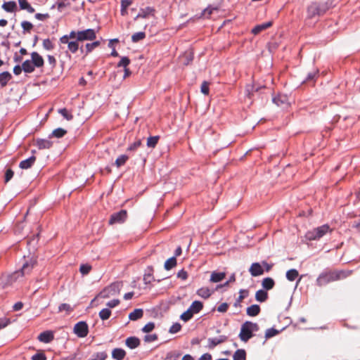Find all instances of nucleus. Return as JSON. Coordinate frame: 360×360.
Segmentation results:
<instances>
[{"label":"nucleus","instance_id":"6e6d98bb","mask_svg":"<svg viewBox=\"0 0 360 360\" xmlns=\"http://www.w3.org/2000/svg\"><path fill=\"white\" fill-rule=\"evenodd\" d=\"M150 271H152V270L149 269L148 272L144 274L143 280L146 283H150L153 280H154V277L150 274Z\"/></svg>","mask_w":360,"mask_h":360},{"label":"nucleus","instance_id":"864d4df0","mask_svg":"<svg viewBox=\"0 0 360 360\" xmlns=\"http://www.w3.org/2000/svg\"><path fill=\"white\" fill-rule=\"evenodd\" d=\"M68 49L72 52V53H75L77 50H78V44L77 41H70L68 43Z\"/></svg>","mask_w":360,"mask_h":360},{"label":"nucleus","instance_id":"39448f33","mask_svg":"<svg viewBox=\"0 0 360 360\" xmlns=\"http://www.w3.org/2000/svg\"><path fill=\"white\" fill-rule=\"evenodd\" d=\"M36 263L37 261L34 257H29L23 263L20 269L18 271V273H20V276L22 277V278L26 275H29L32 272Z\"/></svg>","mask_w":360,"mask_h":360},{"label":"nucleus","instance_id":"603ef678","mask_svg":"<svg viewBox=\"0 0 360 360\" xmlns=\"http://www.w3.org/2000/svg\"><path fill=\"white\" fill-rule=\"evenodd\" d=\"M99 45H100V41H94L91 44H86V52L87 53L91 52L93 49H94L96 47L98 46Z\"/></svg>","mask_w":360,"mask_h":360},{"label":"nucleus","instance_id":"c9c22d12","mask_svg":"<svg viewBox=\"0 0 360 360\" xmlns=\"http://www.w3.org/2000/svg\"><path fill=\"white\" fill-rule=\"evenodd\" d=\"M319 75V70H314L307 74L306 79L303 81V83L314 82Z\"/></svg>","mask_w":360,"mask_h":360},{"label":"nucleus","instance_id":"9b49d317","mask_svg":"<svg viewBox=\"0 0 360 360\" xmlns=\"http://www.w3.org/2000/svg\"><path fill=\"white\" fill-rule=\"evenodd\" d=\"M249 271L252 276L256 277L264 274V269L259 262H255L250 266Z\"/></svg>","mask_w":360,"mask_h":360},{"label":"nucleus","instance_id":"393cba45","mask_svg":"<svg viewBox=\"0 0 360 360\" xmlns=\"http://www.w3.org/2000/svg\"><path fill=\"white\" fill-rule=\"evenodd\" d=\"M36 145L39 149H49L51 147L52 142L47 139H38Z\"/></svg>","mask_w":360,"mask_h":360},{"label":"nucleus","instance_id":"20e7f679","mask_svg":"<svg viewBox=\"0 0 360 360\" xmlns=\"http://www.w3.org/2000/svg\"><path fill=\"white\" fill-rule=\"evenodd\" d=\"M122 283L115 282L105 288L98 295L101 298H108L120 293Z\"/></svg>","mask_w":360,"mask_h":360},{"label":"nucleus","instance_id":"1a4fd4ad","mask_svg":"<svg viewBox=\"0 0 360 360\" xmlns=\"http://www.w3.org/2000/svg\"><path fill=\"white\" fill-rule=\"evenodd\" d=\"M96 38V32L93 29H87L77 32V41L94 40Z\"/></svg>","mask_w":360,"mask_h":360},{"label":"nucleus","instance_id":"09e8293b","mask_svg":"<svg viewBox=\"0 0 360 360\" xmlns=\"http://www.w3.org/2000/svg\"><path fill=\"white\" fill-rule=\"evenodd\" d=\"M158 143V136L150 137L147 141V146L150 148H155Z\"/></svg>","mask_w":360,"mask_h":360},{"label":"nucleus","instance_id":"13d9d810","mask_svg":"<svg viewBox=\"0 0 360 360\" xmlns=\"http://www.w3.org/2000/svg\"><path fill=\"white\" fill-rule=\"evenodd\" d=\"M32 360H46V357L43 352H38L32 356Z\"/></svg>","mask_w":360,"mask_h":360},{"label":"nucleus","instance_id":"b1692460","mask_svg":"<svg viewBox=\"0 0 360 360\" xmlns=\"http://www.w3.org/2000/svg\"><path fill=\"white\" fill-rule=\"evenodd\" d=\"M126 345L130 349H134L140 345V340L136 337H129L126 340Z\"/></svg>","mask_w":360,"mask_h":360},{"label":"nucleus","instance_id":"f704fd0d","mask_svg":"<svg viewBox=\"0 0 360 360\" xmlns=\"http://www.w3.org/2000/svg\"><path fill=\"white\" fill-rule=\"evenodd\" d=\"M17 5L15 1L5 2L2 8L7 12H13L16 9Z\"/></svg>","mask_w":360,"mask_h":360},{"label":"nucleus","instance_id":"a211bd4d","mask_svg":"<svg viewBox=\"0 0 360 360\" xmlns=\"http://www.w3.org/2000/svg\"><path fill=\"white\" fill-rule=\"evenodd\" d=\"M36 160V158L34 156H31L30 158L22 160L20 162V167L21 169H27L30 168Z\"/></svg>","mask_w":360,"mask_h":360},{"label":"nucleus","instance_id":"5701e85b","mask_svg":"<svg viewBox=\"0 0 360 360\" xmlns=\"http://www.w3.org/2000/svg\"><path fill=\"white\" fill-rule=\"evenodd\" d=\"M213 292L214 291L210 290L208 288L202 287L197 290L196 294L204 299H207L210 297Z\"/></svg>","mask_w":360,"mask_h":360},{"label":"nucleus","instance_id":"f3484780","mask_svg":"<svg viewBox=\"0 0 360 360\" xmlns=\"http://www.w3.org/2000/svg\"><path fill=\"white\" fill-rule=\"evenodd\" d=\"M272 101L278 106L287 105L288 97L285 95H278L273 98Z\"/></svg>","mask_w":360,"mask_h":360},{"label":"nucleus","instance_id":"ea45409f","mask_svg":"<svg viewBox=\"0 0 360 360\" xmlns=\"http://www.w3.org/2000/svg\"><path fill=\"white\" fill-rule=\"evenodd\" d=\"M194 314L189 309H188L186 311H184L181 316H180V319L186 322L188 321H189L190 319H192V317L193 316Z\"/></svg>","mask_w":360,"mask_h":360},{"label":"nucleus","instance_id":"473e14b6","mask_svg":"<svg viewBox=\"0 0 360 360\" xmlns=\"http://www.w3.org/2000/svg\"><path fill=\"white\" fill-rule=\"evenodd\" d=\"M299 276V273L297 269H291L286 272V278L290 281H293Z\"/></svg>","mask_w":360,"mask_h":360},{"label":"nucleus","instance_id":"9d476101","mask_svg":"<svg viewBox=\"0 0 360 360\" xmlns=\"http://www.w3.org/2000/svg\"><path fill=\"white\" fill-rule=\"evenodd\" d=\"M127 217V213L126 210H121L117 213H114L111 215L110 219L109 220L110 224H121L123 223Z\"/></svg>","mask_w":360,"mask_h":360},{"label":"nucleus","instance_id":"c85d7f7f","mask_svg":"<svg viewBox=\"0 0 360 360\" xmlns=\"http://www.w3.org/2000/svg\"><path fill=\"white\" fill-rule=\"evenodd\" d=\"M143 315V311L141 309H136L129 314V319L131 321H136L141 319Z\"/></svg>","mask_w":360,"mask_h":360},{"label":"nucleus","instance_id":"f8f14e48","mask_svg":"<svg viewBox=\"0 0 360 360\" xmlns=\"http://www.w3.org/2000/svg\"><path fill=\"white\" fill-rule=\"evenodd\" d=\"M227 340V336L226 335H220L218 338H208V347L210 349H213L217 345L224 342Z\"/></svg>","mask_w":360,"mask_h":360},{"label":"nucleus","instance_id":"69168bd1","mask_svg":"<svg viewBox=\"0 0 360 360\" xmlns=\"http://www.w3.org/2000/svg\"><path fill=\"white\" fill-rule=\"evenodd\" d=\"M58 309L60 311H72V308L70 306V304H65V303L61 304L59 306Z\"/></svg>","mask_w":360,"mask_h":360},{"label":"nucleus","instance_id":"37998d69","mask_svg":"<svg viewBox=\"0 0 360 360\" xmlns=\"http://www.w3.org/2000/svg\"><path fill=\"white\" fill-rule=\"evenodd\" d=\"M255 84H248L245 88V94L246 96L251 98L253 96L254 92H255Z\"/></svg>","mask_w":360,"mask_h":360},{"label":"nucleus","instance_id":"c756f323","mask_svg":"<svg viewBox=\"0 0 360 360\" xmlns=\"http://www.w3.org/2000/svg\"><path fill=\"white\" fill-rule=\"evenodd\" d=\"M233 360H246L245 350L243 349H237L233 355Z\"/></svg>","mask_w":360,"mask_h":360},{"label":"nucleus","instance_id":"3c124183","mask_svg":"<svg viewBox=\"0 0 360 360\" xmlns=\"http://www.w3.org/2000/svg\"><path fill=\"white\" fill-rule=\"evenodd\" d=\"M200 91L201 92L205 95H208L209 94V83L206 81H204L200 86Z\"/></svg>","mask_w":360,"mask_h":360},{"label":"nucleus","instance_id":"052dcab7","mask_svg":"<svg viewBox=\"0 0 360 360\" xmlns=\"http://www.w3.org/2000/svg\"><path fill=\"white\" fill-rule=\"evenodd\" d=\"M21 26L25 31H30L33 27L32 24L28 21L22 22Z\"/></svg>","mask_w":360,"mask_h":360},{"label":"nucleus","instance_id":"2eb2a0df","mask_svg":"<svg viewBox=\"0 0 360 360\" xmlns=\"http://www.w3.org/2000/svg\"><path fill=\"white\" fill-rule=\"evenodd\" d=\"M155 14V9L150 8V7H146L145 8H143L140 11L139 13L137 15L135 19L138 18H148L149 15L154 16Z\"/></svg>","mask_w":360,"mask_h":360},{"label":"nucleus","instance_id":"f03ea898","mask_svg":"<svg viewBox=\"0 0 360 360\" xmlns=\"http://www.w3.org/2000/svg\"><path fill=\"white\" fill-rule=\"evenodd\" d=\"M21 279L20 273L18 271L10 274H4L0 277V288H6Z\"/></svg>","mask_w":360,"mask_h":360},{"label":"nucleus","instance_id":"7ed1b4c3","mask_svg":"<svg viewBox=\"0 0 360 360\" xmlns=\"http://www.w3.org/2000/svg\"><path fill=\"white\" fill-rule=\"evenodd\" d=\"M330 231V226L328 224H324L319 226L312 231H308L306 237L309 240H316L322 238Z\"/></svg>","mask_w":360,"mask_h":360},{"label":"nucleus","instance_id":"bb28decb","mask_svg":"<svg viewBox=\"0 0 360 360\" xmlns=\"http://www.w3.org/2000/svg\"><path fill=\"white\" fill-rule=\"evenodd\" d=\"M335 281L340 280L347 278L352 274V271H333Z\"/></svg>","mask_w":360,"mask_h":360},{"label":"nucleus","instance_id":"8fccbe9b","mask_svg":"<svg viewBox=\"0 0 360 360\" xmlns=\"http://www.w3.org/2000/svg\"><path fill=\"white\" fill-rule=\"evenodd\" d=\"M181 324L179 323H175L170 327L169 332L172 334L176 333L181 330Z\"/></svg>","mask_w":360,"mask_h":360},{"label":"nucleus","instance_id":"72a5a7b5","mask_svg":"<svg viewBox=\"0 0 360 360\" xmlns=\"http://www.w3.org/2000/svg\"><path fill=\"white\" fill-rule=\"evenodd\" d=\"M176 265V258L175 257H172L169 258L165 263L164 267L166 270H170Z\"/></svg>","mask_w":360,"mask_h":360},{"label":"nucleus","instance_id":"2f4dec72","mask_svg":"<svg viewBox=\"0 0 360 360\" xmlns=\"http://www.w3.org/2000/svg\"><path fill=\"white\" fill-rule=\"evenodd\" d=\"M11 79V75L8 72H4L0 74V84L2 86H6Z\"/></svg>","mask_w":360,"mask_h":360},{"label":"nucleus","instance_id":"7c9ffc66","mask_svg":"<svg viewBox=\"0 0 360 360\" xmlns=\"http://www.w3.org/2000/svg\"><path fill=\"white\" fill-rule=\"evenodd\" d=\"M23 71L27 73L32 72L34 70V65L32 60H27L22 64Z\"/></svg>","mask_w":360,"mask_h":360},{"label":"nucleus","instance_id":"f257e3e1","mask_svg":"<svg viewBox=\"0 0 360 360\" xmlns=\"http://www.w3.org/2000/svg\"><path fill=\"white\" fill-rule=\"evenodd\" d=\"M334 6V0H326L324 2H312L307 6V17L309 19L320 17Z\"/></svg>","mask_w":360,"mask_h":360},{"label":"nucleus","instance_id":"de8ad7c7","mask_svg":"<svg viewBox=\"0 0 360 360\" xmlns=\"http://www.w3.org/2000/svg\"><path fill=\"white\" fill-rule=\"evenodd\" d=\"M58 112L61 114L67 120H71L73 118V116L69 113L65 108L59 109Z\"/></svg>","mask_w":360,"mask_h":360},{"label":"nucleus","instance_id":"aec40b11","mask_svg":"<svg viewBox=\"0 0 360 360\" xmlns=\"http://www.w3.org/2000/svg\"><path fill=\"white\" fill-rule=\"evenodd\" d=\"M203 308L202 302L195 300L192 302L188 309L195 314L199 313Z\"/></svg>","mask_w":360,"mask_h":360},{"label":"nucleus","instance_id":"338daca9","mask_svg":"<svg viewBox=\"0 0 360 360\" xmlns=\"http://www.w3.org/2000/svg\"><path fill=\"white\" fill-rule=\"evenodd\" d=\"M177 277L186 280L188 278V273L184 269H181L177 273Z\"/></svg>","mask_w":360,"mask_h":360},{"label":"nucleus","instance_id":"423d86ee","mask_svg":"<svg viewBox=\"0 0 360 360\" xmlns=\"http://www.w3.org/2000/svg\"><path fill=\"white\" fill-rule=\"evenodd\" d=\"M251 328L249 326L248 321L243 323L240 328V332L239 333V338L243 342H248L251 338L253 337Z\"/></svg>","mask_w":360,"mask_h":360},{"label":"nucleus","instance_id":"5fc2aeb1","mask_svg":"<svg viewBox=\"0 0 360 360\" xmlns=\"http://www.w3.org/2000/svg\"><path fill=\"white\" fill-rule=\"evenodd\" d=\"M155 327V324L154 323L150 322L147 323L142 329L144 333H150L151 332Z\"/></svg>","mask_w":360,"mask_h":360},{"label":"nucleus","instance_id":"cd10ccee","mask_svg":"<svg viewBox=\"0 0 360 360\" xmlns=\"http://www.w3.org/2000/svg\"><path fill=\"white\" fill-rule=\"evenodd\" d=\"M268 298V293L265 290H259L256 292L255 299L260 302H265Z\"/></svg>","mask_w":360,"mask_h":360},{"label":"nucleus","instance_id":"a19ab883","mask_svg":"<svg viewBox=\"0 0 360 360\" xmlns=\"http://www.w3.org/2000/svg\"><path fill=\"white\" fill-rule=\"evenodd\" d=\"M240 295L234 304L235 307H237L240 304V302L248 295V291L246 290L241 289L240 290Z\"/></svg>","mask_w":360,"mask_h":360},{"label":"nucleus","instance_id":"79ce46f5","mask_svg":"<svg viewBox=\"0 0 360 360\" xmlns=\"http://www.w3.org/2000/svg\"><path fill=\"white\" fill-rule=\"evenodd\" d=\"M146 37V34L143 32H139L134 34L131 36V40L133 42H138L142 39H143Z\"/></svg>","mask_w":360,"mask_h":360},{"label":"nucleus","instance_id":"e2e57ef3","mask_svg":"<svg viewBox=\"0 0 360 360\" xmlns=\"http://www.w3.org/2000/svg\"><path fill=\"white\" fill-rule=\"evenodd\" d=\"M43 46L46 50H51L53 49L52 42L49 39H44L43 41Z\"/></svg>","mask_w":360,"mask_h":360},{"label":"nucleus","instance_id":"58836bf2","mask_svg":"<svg viewBox=\"0 0 360 360\" xmlns=\"http://www.w3.org/2000/svg\"><path fill=\"white\" fill-rule=\"evenodd\" d=\"M280 333L278 330L274 328H268L265 332V338L269 339L278 335Z\"/></svg>","mask_w":360,"mask_h":360},{"label":"nucleus","instance_id":"774afa93","mask_svg":"<svg viewBox=\"0 0 360 360\" xmlns=\"http://www.w3.org/2000/svg\"><path fill=\"white\" fill-rule=\"evenodd\" d=\"M120 304V300L116 299V300H112L111 301H109L106 305L110 307V308H113V307H115L116 306H117L118 304Z\"/></svg>","mask_w":360,"mask_h":360},{"label":"nucleus","instance_id":"a878e982","mask_svg":"<svg viewBox=\"0 0 360 360\" xmlns=\"http://www.w3.org/2000/svg\"><path fill=\"white\" fill-rule=\"evenodd\" d=\"M126 352L120 348L114 349L112 352V356L116 360H122L125 356Z\"/></svg>","mask_w":360,"mask_h":360},{"label":"nucleus","instance_id":"412c9836","mask_svg":"<svg viewBox=\"0 0 360 360\" xmlns=\"http://www.w3.org/2000/svg\"><path fill=\"white\" fill-rule=\"evenodd\" d=\"M226 276L224 272L213 271L211 274L210 281L212 283H218L221 281Z\"/></svg>","mask_w":360,"mask_h":360},{"label":"nucleus","instance_id":"bf43d9fd","mask_svg":"<svg viewBox=\"0 0 360 360\" xmlns=\"http://www.w3.org/2000/svg\"><path fill=\"white\" fill-rule=\"evenodd\" d=\"M158 337L155 334H153V335H146L145 337H144V341L146 342H154L157 340Z\"/></svg>","mask_w":360,"mask_h":360},{"label":"nucleus","instance_id":"e433bc0d","mask_svg":"<svg viewBox=\"0 0 360 360\" xmlns=\"http://www.w3.org/2000/svg\"><path fill=\"white\" fill-rule=\"evenodd\" d=\"M132 4L131 0L121 1V14L125 15L127 13V8Z\"/></svg>","mask_w":360,"mask_h":360},{"label":"nucleus","instance_id":"4d7b16f0","mask_svg":"<svg viewBox=\"0 0 360 360\" xmlns=\"http://www.w3.org/2000/svg\"><path fill=\"white\" fill-rule=\"evenodd\" d=\"M130 60L127 57H122L118 63L119 67H124V68L129 64Z\"/></svg>","mask_w":360,"mask_h":360},{"label":"nucleus","instance_id":"c03bdc74","mask_svg":"<svg viewBox=\"0 0 360 360\" xmlns=\"http://www.w3.org/2000/svg\"><path fill=\"white\" fill-rule=\"evenodd\" d=\"M111 314V311L109 309H103L99 312V316L102 320H107Z\"/></svg>","mask_w":360,"mask_h":360},{"label":"nucleus","instance_id":"680f3d73","mask_svg":"<svg viewBox=\"0 0 360 360\" xmlns=\"http://www.w3.org/2000/svg\"><path fill=\"white\" fill-rule=\"evenodd\" d=\"M10 323V319L7 318L0 319V330L6 327Z\"/></svg>","mask_w":360,"mask_h":360},{"label":"nucleus","instance_id":"dca6fc26","mask_svg":"<svg viewBox=\"0 0 360 360\" xmlns=\"http://www.w3.org/2000/svg\"><path fill=\"white\" fill-rule=\"evenodd\" d=\"M271 25L272 22L271 21L257 25L252 28L251 32L255 35L258 34L262 31L270 27Z\"/></svg>","mask_w":360,"mask_h":360},{"label":"nucleus","instance_id":"0e129e2a","mask_svg":"<svg viewBox=\"0 0 360 360\" xmlns=\"http://www.w3.org/2000/svg\"><path fill=\"white\" fill-rule=\"evenodd\" d=\"M228 308L229 304L226 302H224L217 307V311L219 312L224 313L227 311Z\"/></svg>","mask_w":360,"mask_h":360},{"label":"nucleus","instance_id":"ddd939ff","mask_svg":"<svg viewBox=\"0 0 360 360\" xmlns=\"http://www.w3.org/2000/svg\"><path fill=\"white\" fill-rule=\"evenodd\" d=\"M54 338V335L52 331L46 330L39 334L38 340L40 342L49 343L51 342Z\"/></svg>","mask_w":360,"mask_h":360},{"label":"nucleus","instance_id":"4468645a","mask_svg":"<svg viewBox=\"0 0 360 360\" xmlns=\"http://www.w3.org/2000/svg\"><path fill=\"white\" fill-rule=\"evenodd\" d=\"M32 62L34 67L41 68L44 65L43 58L37 52H32L31 53Z\"/></svg>","mask_w":360,"mask_h":360},{"label":"nucleus","instance_id":"4c0bfd02","mask_svg":"<svg viewBox=\"0 0 360 360\" xmlns=\"http://www.w3.org/2000/svg\"><path fill=\"white\" fill-rule=\"evenodd\" d=\"M129 157L127 155H122L116 159L115 165H116L117 167H120L121 166L124 165L126 163Z\"/></svg>","mask_w":360,"mask_h":360},{"label":"nucleus","instance_id":"6ab92c4d","mask_svg":"<svg viewBox=\"0 0 360 360\" xmlns=\"http://www.w3.org/2000/svg\"><path fill=\"white\" fill-rule=\"evenodd\" d=\"M262 285L265 290H269L274 287L275 281L273 278L266 277L262 280Z\"/></svg>","mask_w":360,"mask_h":360},{"label":"nucleus","instance_id":"0eeeda50","mask_svg":"<svg viewBox=\"0 0 360 360\" xmlns=\"http://www.w3.org/2000/svg\"><path fill=\"white\" fill-rule=\"evenodd\" d=\"M73 331L79 338H85L89 333L88 325L84 321H79L75 325Z\"/></svg>","mask_w":360,"mask_h":360},{"label":"nucleus","instance_id":"49530a36","mask_svg":"<svg viewBox=\"0 0 360 360\" xmlns=\"http://www.w3.org/2000/svg\"><path fill=\"white\" fill-rule=\"evenodd\" d=\"M91 269V266L88 264H84L80 266L79 271L83 275H86Z\"/></svg>","mask_w":360,"mask_h":360},{"label":"nucleus","instance_id":"6e6552de","mask_svg":"<svg viewBox=\"0 0 360 360\" xmlns=\"http://www.w3.org/2000/svg\"><path fill=\"white\" fill-rule=\"evenodd\" d=\"M333 272H323L321 273L316 279V284L319 286H323L326 284L335 281Z\"/></svg>","mask_w":360,"mask_h":360},{"label":"nucleus","instance_id":"a18cd8bd","mask_svg":"<svg viewBox=\"0 0 360 360\" xmlns=\"http://www.w3.org/2000/svg\"><path fill=\"white\" fill-rule=\"evenodd\" d=\"M67 133L66 130L62 128H58L53 131L52 136L56 138H61Z\"/></svg>","mask_w":360,"mask_h":360},{"label":"nucleus","instance_id":"4be33fe9","mask_svg":"<svg viewBox=\"0 0 360 360\" xmlns=\"http://www.w3.org/2000/svg\"><path fill=\"white\" fill-rule=\"evenodd\" d=\"M261 309L258 304H252L247 308L246 312L249 316H256L260 313Z\"/></svg>","mask_w":360,"mask_h":360}]
</instances>
